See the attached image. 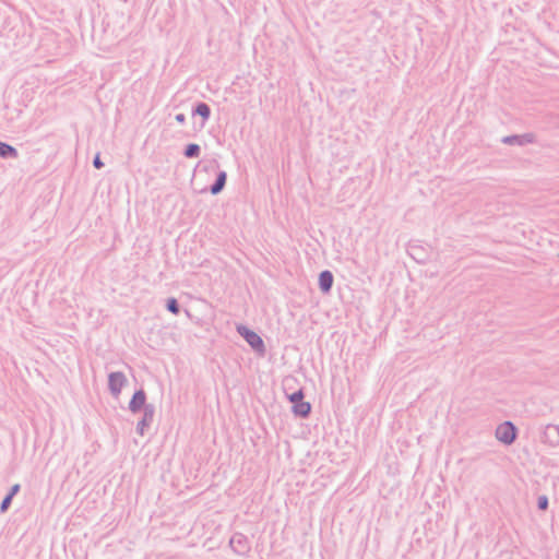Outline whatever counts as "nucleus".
<instances>
[{
	"label": "nucleus",
	"mask_w": 559,
	"mask_h": 559,
	"mask_svg": "<svg viewBox=\"0 0 559 559\" xmlns=\"http://www.w3.org/2000/svg\"><path fill=\"white\" fill-rule=\"evenodd\" d=\"M302 397V392L298 391L296 393H293L289 396V400L294 404V413L298 416L306 417L310 413L311 406L308 402H304Z\"/></svg>",
	"instance_id": "nucleus-1"
},
{
	"label": "nucleus",
	"mask_w": 559,
	"mask_h": 559,
	"mask_svg": "<svg viewBox=\"0 0 559 559\" xmlns=\"http://www.w3.org/2000/svg\"><path fill=\"white\" fill-rule=\"evenodd\" d=\"M496 436L500 441L510 444L515 439V427L509 421L503 423L497 428Z\"/></svg>",
	"instance_id": "nucleus-2"
},
{
	"label": "nucleus",
	"mask_w": 559,
	"mask_h": 559,
	"mask_svg": "<svg viewBox=\"0 0 559 559\" xmlns=\"http://www.w3.org/2000/svg\"><path fill=\"white\" fill-rule=\"evenodd\" d=\"M239 333L254 349L263 352V341L255 332L246 328H239Z\"/></svg>",
	"instance_id": "nucleus-3"
},
{
	"label": "nucleus",
	"mask_w": 559,
	"mask_h": 559,
	"mask_svg": "<svg viewBox=\"0 0 559 559\" xmlns=\"http://www.w3.org/2000/svg\"><path fill=\"white\" fill-rule=\"evenodd\" d=\"M124 382H126V378L120 372L111 373L109 376V386H110L111 392L116 395L120 393Z\"/></svg>",
	"instance_id": "nucleus-4"
},
{
	"label": "nucleus",
	"mask_w": 559,
	"mask_h": 559,
	"mask_svg": "<svg viewBox=\"0 0 559 559\" xmlns=\"http://www.w3.org/2000/svg\"><path fill=\"white\" fill-rule=\"evenodd\" d=\"M145 403V394L143 391H138L134 393L131 402H130V409L132 412L140 411Z\"/></svg>",
	"instance_id": "nucleus-5"
},
{
	"label": "nucleus",
	"mask_w": 559,
	"mask_h": 559,
	"mask_svg": "<svg viewBox=\"0 0 559 559\" xmlns=\"http://www.w3.org/2000/svg\"><path fill=\"white\" fill-rule=\"evenodd\" d=\"M333 284V276L330 272L324 271L320 274L319 285L323 292H329Z\"/></svg>",
	"instance_id": "nucleus-6"
},
{
	"label": "nucleus",
	"mask_w": 559,
	"mask_h": 559,
	"mask_svg": "<svg viewBox=\"0 0 559 559\" xmlns=\"http://www.w3.org/2000/svg\"><path fill=\"white\" fill-rule=\"evenodd\" d=\"M0 156L2 157H7V156H13L15 157L16 156V151L14 147L5 144V143H2L0 142Z\"/></svg>",
	"instance_id": "nucleus-7"
},
{
	"label": "nucleus",
	"mask_w": 559,
	"mask_h": 559,
	"mask_svg": "<svg viewBox=\"0 0 559 559\" xmlns=\"http://www.w3.org/2000/svg\"><path fill=\"white\" fill-rule=\"evenodd\" d=\"M225 181H226V174L221 173L218 175V178H217L215 185L212 187V193L213 194L218 193L224 188Z\"/></svg>",
	"instance_id": "nucleus-8"
},
{
	"label": "nucleus",
	"mask_w": 559,
	"mask_h": 559,
	"mask_svg": "<svg viewBox=\"0 0 559 559\" xmlns=\"http://www.w3.org/2000/svg\"><path fill=\"white\" fill-rule=\"evenodd\" d=\"M197 114L202 116L204 119H206L210 116V108L206 104H199L197 107Z\"/></svg>",
	"instance_id": "nucleus-9"
},
{
	"label": "nucleus",
	"mask_w": 559,
	"mask_h": 559,
	"mask_svg": "<svg viewBox=\"0 0 559 559\" xmlns=\"http://www.w3.org/2000/svg\"><path fill=\"white\" fill-rule=\"evenodd\" d=\"M199 145L197 144H190L188 145L187 150H186V156L187 157H193V156H197L199 154Z\"/></svg>",
	"instance_id": "nucleus-10"
},
{
	"label": "nucleus",
	"mask_w": 559,
	"mask_h": 559,
	"mask_svg": "<svg viewBox=\"0 0 559 559\" xmlns=\"http://www.w3.org/2000/svg\"><path fill=\"white\" fill-rule=\"evenodd\" d=\"M11 500H12V495H8V496L3 499L2 503H1V511H2V512H3V511H5V510L8 509V507H9V506H10V503H11Z\"/></svg>",
	"instance_id": "nucleus-11"
},
{
	"label": "nucleus",
	"mask_w": 559,
	"mask_h": 559,
	"mask_svg": "<svg viewBox=\"0 0 559 559\" xmlns=\"http://www.w3.org/2000/svg\"><path fill=\"white\" fill-rule=\"evenodd\" d=\"M168 309L173 312V313H177L178 312V306H177V301L176 299H170L168 301Z\"/></svg>",
	"instance_id": "nucleus-12"
},
{
	"label": "nucleus",
	"mask_w": 559,
	"mask_h": 559,
	"mask_svg": "<svg viewBox=\"0 0 559 559\" xmlns=\"http://www.w3.org/2000/svg\"><path fill=\"white\" fill-rule=\"evenodd\" d=\"M547 506H548V500H547V498H546L545 496L540 497V498L538 499V507H539V509H542V510H546V509H547Z\"/></svg>",
	"instance_id": "nucleus-13"
},
{
	"label": "nucleus",
	"mask_w": 559,
	"mask_h": 559,
	"mask_svg": "<svg viewBox=\"0 0 559 559\" xmlns=\"http://www.w3.org/2000/svg\"><path fill=\"white\" fill-rule=\"evenodd\" d=\"M94 165L96 168H100L103 166V163L100 162V158L98 155L94 159Z\"/></svg>",
	"instance_id": "nucleus-14"
},
{
	"label": "nucleus",
	"mask_w": 559,
	"mask_h": 559,
	"mask_svg": "<svg viewBox=\"0 0 559 559\" xmlns=\"http://www.w3.org/2000/svg\"><path fill=\"white\" fill-rule=\"evenodd\" d=\"M19 488H20L19 485H14L9 495H12V497H13L17 492Z\"/></svg>",
	"instance_id": "nucleus-15"
},
{
	"label": "nucleus",
	"mask_w": 559,
	"mask_h": 559,
	"mask_svg": "<svg viewBox=\"0 0 559 559\" xmlns=\"http://www.w3.org/2000/svg\"><path fill=\"white\" fill-rule=\"evenodd\" d=\"M176 119H177L178 121H180V122H182V121L185 120L183 115H178V116L176 117Z\"/></svg>",
	"instance_id": "nucleus-16"
}]
</instances>
